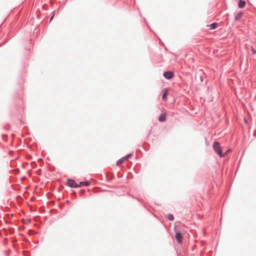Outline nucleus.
<instances>
[{
    "label": "nucleus",
    "mask_w": 256,
    "mask_h": 256,
    "mask_svg": "<svg viewBox=\"0 0 256 256\" xmlns=\"http://www.w3.org/2000/svg\"><path fill=\"white\" fill-rule=\"evenodd\" d=\"M213 148L220 157H224L227 154V152L222 153L220 143L218 142H215L214 143Z\"/></svg>",
    "instance_id": "obj_1"
},
{
    "label": "nucleus",
    "mask_w": 256,
    "mask_h": 256,
    "mask_svg": "<svg viewBox=\"0 0 256 256\" xmlns=\"http://www.w3.org/2000/svg\"><path fill=\"white\" fill-rule=\"evenodd\" d=\"M163 75L168 80L172 79L174 76V73L170 71L164 72Z\"/></svg>",
    "instance_id": "obj_2"
},
{
    "label": "nucleus",
    "mask_w": 256,
    "mask_h": 256,
    "mask_svg": "<svg viewBox=\"0 0 256 256\" xmlns=\"http://www.w3.org/2000/svg\"><path fill=\"white\" fill-rule=\"evenodd\" d=\"M67 184L70 187L78 188V184H76V182L73 180H67Z\"/></svg>",
    "instance_id": "obj_3"
},
{
    "label": "nucleus",
    "mask_w": 256,
    "mask_h": 256,
    "mask_svg": "<svg viewBox=\"0 0 256 256\" xmlns=\"http://www.w3.org/2000/svg\"><path fill=\"white\" fill-rule=\"evenodd\" d=\"M175 238L176 239L178 243L180 244L182 242V236L180 232H176Z\"/></svg>",
    "instance_id": "obj_4"
},
{
    "label": "nucleus",
    "mask_w": 256,
    "mask_h": 256,
    "mask_svg": "<svg viewBox=\"0 0 256 256\" xmlns=\"http://www.w3.org/2000/svg\"><path fill=\"white\" fill-rule=\"evenodd\" d=\"M158 120L160 122H164L166 120V113H163L160 115Z\"/></svg>",
    "instance_id": "obj_5"
},
{
    "label": "nucleus",
    "mask_w": 256,
    "mask_h": 256,
    "mask_svg": "<svg viewBox=\"0 0 256 256\" xmlns=\"http://www.w3.org/2000/svg\"><path fill=\"white\" fill-rule=\"evenodd\" d=\"M238 5L240 8H244L246 6V2L244 0H240Z\"/></svg>",
    "instance_id": "obj_6"
},
{
    "label": "nucleus",
    "mask_w": 256,
    "mask_h": 256,
    "mask_svg": "<svg viewBox=\"0 0 256 256\" xmlns=\"http://www.w3.org/2000/svg\"><path fill=\"white\" fill-rule=\"evenodd\" d=\"M90 184V182L88 181H86L85 182H80L79 184H78V187H81L82 186H88Z\"/></svg>",
    "instance_id": "obj_7"
},
{
    "label": "nucleus",
    "mask_w": 256,
    "mask_h": 256,
    "mask_svg": "<svg viewBox=\"0 0 256 256\" xmlns=\"http://www.w3.org/2000/svg\"><path fill=\"white\" fill-rule=\"evenodd\" d=\"M208 26L210 27V30H214L217 28L218 26V24L217 23H213L212 24H210V25H208Z\"/></svg>",
    "instance_id": "obj_8"
},
{
    "label": "nucleus",
    "mask_w": 256,
    "mask_h": 256,
    "mask_svg": "<svg viewBox=\"0 0 256 256\" xmlns=\"http://www.w3.org/2000/svg\"><path fill=\"white\" fill-rule=\"evenodd\" d=\"M168 94V90L167 89H166L164 90V91L163 93L162 96V98L164 100H166V97H167Z\"/></svg>",
    "instance_id": "obj_9"
},
{
    "label": "nucleus",
    "mask_w": 256,
    "mask_h": 256,
    "mask_svg": "<svg viewBox=\"0 0 256 256\" xmlns=\"http://www.w3.org/2000/svg\"><path fill=\"white\" fill-rule=\"evenodd\" d=\"M242 16V12H240L238 14H237V15L235 17V20H238Z\"/></svg>",
    "instance_id": "obj_10"
},
{
    "label": "nucleus",
    "mask_w": 256,
    "mask_h": 256,
    "mask_svg": "<svg viewBox=\"0 0 256 256\" xmlns=\"http://www.w3.org/2000/svg\"><path fill=\"white\" fill-rule=\"evenodd\" d=\"M168 218L170 220H174V217L172 214H168L167 216Z\"/></svg>",
    "instance_id": "obj_11"
},
{
    "label": "nucleus",
    "mask_w": 256,
    "mask_h": 256,
    "mask_svg": "<svg viewBox=\"0 0 256 256\" xmlns=\"http://www.w3.org/2000/svg\"><path fill=\"white\" fill-rule=\"evenodd\" d=\"M124 158H122L121 159L117 161L116 164L118 165L121 164L124 161Z\"/></svg>",
    "instance_id": "obj_12"
},
{
    "label": "nucleus",
    "mask_w": 256,
    "mask_h": 256,
    "mask_svg": "<svg viewBox=\"0 0 256 256\" xmlns=\"http://www.w3.org/2000/svg\"><path fill=\"white\" fill-rule=\"evenodd\" d=\"M132 156V154H128L126 155V156H124V160H127L128 158H130Z\"/></svg>",
    "instance_id": "obj_13"
},
{
    "label": "nucleus",
    "mask_w": 256,
    "mask_h": 256,
    "mask_svg": "<svg viewBox=\"0 0 256 256\" xmlns=\"http://www.w3.org/2000/svg\"><path fill=\"white\" fill-rule=\"evenodd\" d=\"M53 17H54V16H52L50 20H52V19L53 18Z\"/></svg>",
    "instance_id": "obj_14"
},
{
    "label": "nucleus",
    "mask_w": 256,
    "mask_h": 256,
    "mask_svg": "<svg viewBox=\"0 0 256 256\" xmlns=\"http://www.w3.org/2000/svg\"><path fill=\"white\" fill-rule=\"evenodd\" d=\"M230 150H228V151H227L226 152H227V153H228V152H230Z\"/></svg>",
    "instance_id": "obj_15"
}]
</instances>
